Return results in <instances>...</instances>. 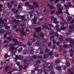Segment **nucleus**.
I'll use <instances>...</instances> for the list:
<instances>
[{
  "instance_id": "f257e3e1",
  "label": "nucleus",
  "mask_w": 74,
  "mask_h": 74,
  "mask_svg": "<svg viewBox=\"0 0 74 74\" xmlns=\"http://www.w3.org/2000/svg\"><path fill=\"white\" fill-rule=\"evenodd\" d=\"M69 42H70V44L69 46L67 44H65L63 45V47L64 48H72L73 46L74 45V40H69Z\"/></svg>"
},
{
  "instance_id": "f03ea898",
  "label": "nucleus",
  "mask_w": 74,
  "mask_h": 74,
  "mask_svg": "<svg viewBox=\"0 0 74 74\" xmlns=\"http://www.w3.org/2000/svg\"><path fill=\"white\" fill-rule=\"evenodd\" d=\"M63 9V8L62 7L58 8L57 9L58 11H56V14L57 15H59V14H62Z\"/></svg>"
},
{
  "instance_id": "7ed1b4c3",
  "label": "nucleus",
  "mask_w": 74,
  "mask_h": 74,
  "mask_svg": "<svg viewBox=\"0 0 74 74\" xmlns=\"http://www.w3.org/2000/svg\"><path fill=\"white\" fill-rule=\"evenodd\" d=\"M34 30L36 32L38 33L40 32H41V28L40 27H36L34 28Z\"/></svg>"
},
{
  "instance_id": "20e7f679",
  "label": "nucleus",
  "mask_w": 74,
  "mask_h": 74,
  "mask_svg": "<svg viewBox=\"0 0 74 74\" xmlns=\"http://www.w3.org/2000/svg\"><path fill=\"white\" fill-rule=\"evenodd\" d=\"M51 21H53V22L54 23H56V24H58V23H59V21H56L57 20V18L55 17H53L51 18Z\"/></svg>"
},
{
  "instance_id": "39448f33",
  "label": "nucleus",
  "mask_w": 74,
  "mask_h": 74,
  "mask_svg": "<svg viewBox=\"0 0 74 74\" xmlns=\"http://www.w3.org/2000/svg\"><path fill=\"white\" fill-rule=\"evenodd\" d=\"M16 59H17L19 60H23V57L22 56H16Z\"/></svg>"
},
{
  "instance_id": "423d86ee",
  "label": "nucleus",
  "mask_w": 74,
  "mask_h": 74,
  "mask_svg": "<svg viewBox=\"0 0 74 74\" xmlns=\"http://www.w3.org/2000/svg\"><path fill=\"white\" fill-rule=\"evenodd\" d=\"M43 27L44 29H46L47 30H52V29L51 28H49V27H48V26L47 25H44L43 26Z\"/></svg>"
},
{
  "instance_id": "0eeeda50",
  "label": "nucleus",
  "mask_w": 74,
  "mask_h": 74,
  "mask_svg": "<svg viewBox=\"0 0 74 74\" xmlns=\"http://www.w3.org/2000/svg\"><path fill=\"white\" fill-rule=\"evenodd\" d=\"M69 51L70 52H71L70 54V56H73L74 54V50L71 49L69 50Z\"/></svg>"
},
{
  "instance_id": "6e6552de",
  "label": "nucleus",
  "mask_w": 74,
  "mask_h": 74,
  "mask_svg": "<svg viewBox=\"0 0 74 74\" xmlns=\"http://www.w3.org/2000/svg\"><path fill=\"white\" fill-rule=\"evenodd\" d=\"M4 24V21L3 20V19H0V28L1 27L3 26V24Z\"/></svg>"
},
{
  "instance_id": "1a4fd4ad",
  "label": "nucleus",
  "mask_w": 74,
  "mask_h": 74,
  "mask_svg": "<svg viewBox=\"0 0 74 74\" xmlns=\"http://www.w3.org/2000/svg\"><path fill=\"white\" fill-rule=\"evenodd\" d=\"M29 65V64L26 63L24 66V67L23 68V70H26L27 68V66H28Z\"/></svg>"
},
{
  "instance_id": "9d476101",
  "label": "nucleus",
  "mask_w": 74,
  "mask_h": 74,
  "mask_svg": "<svg viewBox=\"0 0 74 74\" xmlns=\"http://www.w3.org/2000/svg\"><path fill=\"white\" fill-rule=\"evenodd\" d=\"M59 39L61 42H62L63 41V37L62 35H60Z\"/></svg>"
},
{
  "instance_id": "9b49d317",
  "label": "nucleus",
  "mask_w": 74,
  "mask_h": 74,
  "mask_svg": "<svg viewBox=\"0 0 74 74\" xmlns=\"http://www.w3.org/2000/svg\"><path fill=\"white\" fill-rule=\"evenodd\" d=\"M23 53L24 55H26V54H27V53H29V51H28V50H27V49H25L23 51Z\"/></svg>"
},
{
  "instance_id": "f8f14e48",
  "label": "nucleus",
  "mask_w": 74,
  "mask_h": 74,
  "mask_svg": "<svg viewBox=\"0 0 74 74\" xmlns=\"http://www.w3.org/2000/svg\"><path fill=\"white\" fill-rule=\"evenodd\" d=\"M47 6H48V7H49V8H50L51 10H53V9H54V8H53V7L51 5V4H50L49 3H48L47 4Z\"/></svg>"
},
{
  "instance_id": "ddd939ff",
  "label": "nucleus",
  "mask_w": 74,
  "mask_h": 74,
  "mask_svg": "<svg viewBox=\"0 0 74 74\" xmlns=\"http://www.w3.org/2000/svg\"><path fill=\"white\" fill-rule=\"evenodd\" d=\"M66 64L67 67H69V66H70V63L69 61H66Z\"/></svg>"
},
{
  "instance_id": "4468645a",
  "label": "nucleus",
  "mask_w": 74,
  "mask_h": 74,
  "mask_svg": "<svg viewBox=\"0 0 74 74\" xmlns=\"http://www.w3.org/2000/svg\"><path fill=\"white\" fill-rule=\"evenodd\" d=\"M32 42L29 41L27 42V45H28V46H32Z\"/></svg>"
},
{
  "instance_id": "2eb2a0df",
  "label": "nucleus",
  "mask_w": 74,
  "mask_h": 74,
  "mask_svg": "<svg viewBox=\"0 0 74 74\" xmlns=\"http://www.w3.org/2000/svg\"><path fill=\"white\" fill-rule=\"evenodd\" d=\"M29 10H33V9H34V7L32 5H31L29 6Z\"/></svg>"
},
{
  "instance_id": "dca6fc26",
  "label": "nucleus",
  "mask_w": 74,
  "mask_h": 74,
  "mask_svg": "<svg viewBox=\"0 0 74 74\" xmlns=\"http://www.w3.org/2000/svg\"><path fill=\"white\" fill-rule=\"evenodd\" d=\"M48 26H49L50 27H52V28H53L54 26H53V25H52L51 23H49L48 24Z\"/></svg>"
},
{
  "instance_id": "f3484780",
  "label": "nucleus",
  "mask_w": 74,
  "mask_h": 74,
  "mask_svg": "<svg viewBox=\"0 0 74 74\" xmlns=\"http://www.w3.org/2000/svg\"><path fill=\"white\" fill-rule=\"evenodd\" d=\"M10 51H14L15 50V47L13 46L10 47Z\"/></svg>"
},
{
  "instance_id": "a211bd4d",
  "label": "nucleus",
  "mask_w": 74,
  "mask_h": 74,
  "mask_svg": "<svg viewBox=\"0 0 74 74\" xmlns=\"http://www.w3.org/2000/svg\"><path fill=\"white\" fill-rule=\"evenodd\" d=\"M21 36H25V32L24 31H21Z\"/></svg>"
},
{
  "instance_id": "6ab92c4d",
  "label": "nucleus",
  "mask_w": 74,
  "mask_h": 74,
  "mask_svg": "<svg viewBox=\"0 0 74 74\" xmlns=\"http://www.w3.org/2000/svg\"><path fill=\"white\" fill-rule=\"evenodd\" d=\"M23 50V48L22 47L20 48L18 50V52H21Z\"/></svg>"
},
{
  "instance_id": "aec40b11",
  "label": "nucleus",
  "mask_w": 74,
  "mask_h": 74,
  "mask_svg": "<svg viewBox=\"0 0 74 74\" xmlns=\"http://www.w3.org/2000/svg\"><path fill=\"white\" fill-rule=\"evenodd\" d=\"M62 69V68H61V67L59 65H58V67H57V69H56V70H60Z\"/></svg>"
},
{
  "instance_id": "412c9836",
  "label": "nucleus",
  "mask_w": 74,
  "mask_h": 74,
  "mask_svg": "<svg viewBox=\"0 0 74 74\" xmlns=\"http://www.w3.org/2000/svg\"><path fill=\"white\" fill-rule=\"evenodd\" d=\"M54 35L56 37H58L59 36V35L58 34V33L57 32H56L55 33Z\"/></svg>"
},
{
  "instance_id": "4be33fe9",
  "label": "nucleus",
  "mask_w": 74,
  "mask_h": 74,
  "mask_svg": "<svg viewBox=\"0 0 74 74\" xmlns=\"http://www.w3.org/2000/svg\"><path fill=\"white\" fill-rule=\"evenodd\" d=\"M55 63L57 64L59 63H60V60L59 59H58L55 61Z\"/></svg>"
},
{
  "instance_id": "5701e85b",
  "label": "nucleus",
  "mask_w": 74,
  "mask_h": 74,
  "mask_svg": "<svg viewBox=\"0 0 74 74\" xmlns=\"http://www.w3.org/2000/svg\"><path fill=\"white\" fill-rule=\"evenodd\" d=\"M54 34V31H51V32H50L49 35L51 36V35H52V34Z\"/></svg>"
},
{
  "instance_id": "b1692460",
  "label": "nucleus",
  "mask_w": 74,
  "mask_h": 74,
  "mask_svg": "<svg viewBox=\"0 0 74 74\" xmlns=\"http://www.w3.org/2000/svg\"><path fill=\"white\" fill-rule=\"evenodd\" d=\"M6 39L7 40H9V41H11V40L12 39V38H11V37H8Z\"/></svg>"
},
{
  "instance_id": "393cba45",
  "label": "nucleus",
  "mask_w": 74,
  "mask_h": 74,
  "mask_svg": "<svg viewBox=\"0 0 74 74\" xmlns=\"http://www.w3.org/2000/svg\"><path fill=\"white\" fill-rule=\"evenodd\" d=\"M16 44V45H21L22 44V42H21L17 41Z\"/></svg>"
},
{
  "instance_id": "a878e982",
  "label": "nucleus",
  "mask_w": 74,
  "mask_h": 74,
  "mask_svg": "<svg viewBox=\"0 0 74 74\" xmlns=\"http://www.w3.org/2000/svg\"><path fill=\"white\" fill-rule=\"evenodd\" d=\"M12 41L13 42H15V44H16V43L18 41V40H17L16 39L14 38L12 39Z\"/></svg>"
},
{
  "instance_id": "bb28decb",
  "label": "nucleus",
  "mask_w": 74,
  "mask_h": 74,
  "mask_svg": "<svg viewBox=\"0 0 74 74\" xmlns=\"http://www.w3.org/2000/svg\"><path fill=\"white\" fill-rule=\"evenodd\" d=\"M16 45V43H14L12 44H11L9 45V47H12V46H15Z\"/></svg>"
},
{
  "instance_id": "cd10ccee",
  "label": "nucleus",
  "mask_w": 74,
  "mask_h": 74,
  "mask_svg": "<svg viewBox=\"0 0 74 74\" xmlns=\"http://www.w3.org/2000/svg\"><path fill=\"white\" fill-rule=\"evenodd\" d=\"M61 30H64L66 29V27L64 26H61Z\"/></svg>"
},
{
  "instance_id": "c85d7f7f",
  "label": "nucleus",
  "mask_w": 74,
  "mask_h": 74,
  "mask_svg": "<svg viewBox=\"0 0 74 74\" xmlns=\"http://www.w3.org/2000/svg\"><path fill=\"white\" fill-rule=\"evenodd\" d=\"M54 37H55V36H51L50 37V40H54Z\"/></svg>"
},
{
  "instance_id": "c756f323",
  "label": "nucleus",
  "mask_w": 74,
  "mask_h": 74,
  "mask_svg": "<svg viewBox=\"0 0 74 74\" xmlns=\"http://www.w3.org/2000/svg\"><path fill=\"white\" fill-rule=\"evenodd\" d=\"M23 67V66H22V65H20L19 66L18 68H19V69H20V70H19V71H21V70H22Z\"/></svg>"
},
{
  "instance_id": "7c9ffc66",
  "label": "nucleus",
  "mask_w": 74,
  "mask_h": 74,
  "mask_svg": "<svg viewBox=\"0 0 74 74\" xmlns=\"http://www.w3.org/2000/svg\"><path fill=\"white\" fill-rule=\"evenodd\" d=\"M9 56L8 55V53H5V58L6 59L8 57H9Z\"/></svg>"
},
{
  "instance_id": "2f4dec72",
  "label": "nucleus",
  "mask_w": 74,
  "mask_h": 74,
  "mask_svg": "<svg viewBox=\"0 0 74 74\" xmlns=\"http://www.w3.org/2000/svg\"><path fill=\"white\" fill-rule=\"evenodd\" d=\"M48 55H44L43 56L44 58H45L46 59L47 58H48Z\"/></svg>"
},
{
  "instance_id": "473e14b6",
  "label": "nucleus",
  "mask_w": 74,
  "mask_h": 74,
  "mask_svg": "<svg viewBox=\"0 0 74 74\" xmlns=\"http://www.w3.org/2000/svg\"><path fill=\"white\" fill-rule=\"evenodd\" d=\"M57 32H61V28H60L59 27L57 28Z\"/></svg>"
},
{
  "instance_id": "72a5a7b5",
  "label": "nucleus",
  "mask_w": 74,
  "mask_h": 74,
  "mask_svg": "<svg viewBox=\"0 0 74 74\" xmlns=\"http://www.w3.org/2000/svg\"><path fill=\"white\" fill-rule=\"evenodd\" d=\"M50 50L49 49L46 48L45 49V51L46 52H49Z\"/></svg>"
},
{
  "instance_id": "f704fd0d",
  "label": "nucleus",
  "mask_w": 74,
  "mask_h": 74,
  "mask_svg": "<svg viewBox=\"0 0 74 74\" xmlns=\"http://www.w3.org/2000/svg\"><path fill=\"white\" fill-rule=\"evenodd\" d=\"M53 54V51H50L49 53V56H52V55Z\"/></svg>"
},
{
  "instance_id": "c9c22d12",
  "label": "nucleus",
  "mask_w": 74,
  "mask_h": 74,
  "mask_svg": "<svg viewBox=\"0 0 74 74\" xmlns=\"http://www.w3.org/2000/svg\"><path fill=\"white\" fill-rule=\"evenodd\" d=\"M17 26H16V25H14L13 26V27H12V29L13 30H15V29H16V27H17Z\"/></svg>"
},
{
  "instance_id": "e433bc0d",
  "label": "nucleus",
  "mask_w": 74,
  "mask_h": 74,
  "mask_svg": "<svg viewBox=\"0 0 74 74\" xmlns=\"http://www.w3.org/2000/svg\"><path fill=\"white\" fill-rule=\"evenodd\" d=\"M36 44L37 46L38 47L40 45V42H37L36 43Z\"/></svg>"
},
{
  "instance_id": "4c0bfd02",
  "label": "nucleus",
  "mask_w": 74,
  "mask_h": 74,
  "mask_svg": "<svg viewBox=\"0 0 74 74\" xmlns=\"http://www.w3.org/2000/svg\"><path fill=\"white\" fill-rule=\"evenodd\" d=\"M33 53H34V51L33 50L30 51V54L31 55H33Z\"/></svg>"
},
{
  "instance_id": "58836bf2",
  "label": "nucleus",
  "mask_w": 74,
  "mask_h": 74,
  "mask_svg": "<svg viewBox=\"0 0 74 74\" xmlns=\"http://www.w3.org/2000/svg\"><path fill=\"white\" fill-rule=\"evenodd\" d=\"M33 4L34 5H37V4H38V2L35 1L33 3Z\"/></svg>"
},
{
  "instance_id": "ea45409f",
  "label": "nucleus",
  "mask_w": 74,
  "mask_h": 74,
  "mask_svg": "<svg viewBox=\"0 0 74 74\" xmlns=\"http://www.w3.org/2000/svg\"><path fill=\"white\" fill-rule=\"evenodd\" d=\"M56 6L57 7H62V5L61 4H57L56 5Z\"/></svg>"
},
{
  "instance_id": "a19ab883",
  "label": "nucleus",
  "mask_w": 74,
  "mask_h": 74,
  "mask_svg": "<svg viewBox=\"0 0 74 74\" xmlns=\"http://www.w3.org/2000/svg\"><path fill=\"white\" fill-rule=\"evenodd\" d=\"M32 58L34 59H37V56L35 55H34L32 56Z\"/></svg>"
},
{
  "instance_id": "79ce46f5",
  "label": "nucleus",
  "mask_w": 74,
  "mask_h": 74,
  "mask_svg": "<svg viewBox=\"0 0 74 74\" xmlns=\"http://www.w3.org/2000/svg\"><path fill=\"white\" fill-rule=\"evenodd\" d=\"M43 71L44 73H46L47 72V69L45 68L44 67L43 68Z\"/></svg>"
},
{
  "instance_id": "37998d69",
  "label": "nucleus",
  "mask_w": 74,
  "mask_h": 74,
  "mask_svg": "<svg viewBox=\"0 0 74 74\" xmlns=\"http://www.w3.org/2000/svg\"><path fill=\"white\" fill-rule=\"evenodd\" d=\"M66 65H64V66H62V69L63 70H66Z\"/></svg>"
},
{
  "instance_id": "c03bdc74",
  "label": "nucleus",
  "mask_w": 74,
  "mask_h": 74,
  "mask_svg": "<svg viewBox=\"0 0 74 74\" xmlns=\"http://www.w3.org/2000/svg\"><path fill=\"white\" fill-rule=\"evenodd\" d=\"M40 36L42 38H44V36L43 35V33H40Z\"/></svg>"
},
{
  "instance_id": "a18cd8bd",
  "label": "nucleus",
  "mask_w": 74,
  "mask_h": 74,
  "mask_svg": "<svg viewBox=\"0 0 74 74\" xmlns=\"http://www.w3.org/2000/svg\"><path fill=\"white\" fill-rule=\"evenodd\" d=\"M22 62L23 63H26V62H27V60L26 59H24V60H22Z\"/></svg>"
},
{
  "instance_id": "49530a36",
  "label": "nucleus",
  "mask_w": 74,
  "mask_h": 74,
  "mask_svg": "<svg viewBox=\"0 0 74 74\" xmlns=\"http://www.w3.org/2000/svg\"><path fill=\"white\" fill-rule=\"evenodd\" d=\"M7 33H6L4 34V35L3 36L4 38H6L7 36Z\"/></svg>"
},
{
  "instance_id": "de8ad7c7",
  "label": "nucleus",
  "mask_w": 74,
  "mask_h": 74,
  "mask_svg": "<svg viewBox=\"0 0 74 74\" xmlns=\"http://www.w3.org/2000/svg\"><path fill=\"white\" fill-rule=\"evenodd\" d=\"M31 40L33 42H36V40H35V39L34 38L31 39Z\"/></svg>"
},
{
  "instance_id": "09e8293b",
  "label": "nucleus",
  "mask_w": 74,
  "mask_h": 74,
  "mask_svg": "<svg viewBox=\"0 0 74 74\" xmlns=\"http://www.w3.org/2000/svg\"><path fill=\"white\" fill-rule=\"evenodd\" d=\"M73 26H74V24H73V26L72 25H70L69 26V29H73Z\"/></svg>"
},
{
  "instance_id": "8fccbe9b",
  "label": "nucleus",
  "mask_w": 74,
  "mask_h": 74,
  "mask_svg": "<svg viewBox=\"0 0 74 74\" xmlns=\"http://www.w3.org/2000/svg\"><path fill=\"white\" fill-rule=\"evenodd\" d=\"M5 28L6 29H10V27L8 26H6L5 27Z\"/></svg>"
},
{
  "instance_id": "3c124183",
  "label": "nucleus",
  "mask_w": 74,
  "mask_h": 74,
  "mask_svg": "<svg viewBox=\"0 0 74 74\" xmlns=\"http://www.w3.org/2000/svg\"><path fill=\"white\" fill-rule=\"evenodd\" d=\"M25 5L28 6V5H29V3L28 2H27L26 3H25Z\"/></svg>"
},
{
  "instance_id": "603ef678",
  "label": "nucleus",
  "mask_w": 74,
  "mask_h": 74,
  "mask_svg": "<svg viewBox=\"0 0 74 74\" xmlns=\"http://www.w3.org/2000/svg\"><path fill=\"white\" fill-rule=\"evenodd\" d=\"M0 32L1 33H4V29H1L0 30Z\"/></svg>"
},
{
  "instance_id": "864d4df0",
  "label": "nucleus",
  "mask_w": 74,
  "mask_h": 74,
  "mask_svg": "<svg viewBox=\"0 0 74 74\" xmlns=\"http://www.w3.org/2000/svg\"><path fill=\"white\" fill-rule=\"evenodd\" d=\"M69 40H70V39H69V38H65V41H66L67 42L68 41H69Z\"/></svg>"
},
{
  "instance_id": "5fc2aeb1",
  "label": "nucleus",
  "mask_w": 74,
  "mask_h": 74,
  "mask_svg": "<svg viewBox=\"0 0 74 74\" xmlns=\"http://www.w3.org/2000/svg\"><path fill=\"white\" fill-rule=\"evenodd\" d=\"M34 66L35 67L37 68L39 67V65H38L37 64H36L35 65H34Z\"/></svg>"
},
{
  "instance_id": "6e6d98bb",
  "label": "nucleus",
  "mask_w": 74,
  "mask_h": 74,
  "mask_svg": "<svg viewBox=\"0 0 74 74\" xmlns=\"http://www.w3.org/2000/svg\"><path fill=\"white\" fill-rule=\"evenodd\" d=\"M34 12V11L32 10L31 11H30L29 12V14H33Z\"/></svg>"
},
{
  "instance_id": "4d7b16f0",
  "label": "nucleus",
  "mask_w": 74,
  "mask_h": 74,
  "mask_svg": "<svg viewBox=\"0 0 74 74\" xmlns=\"http://www.w3.org/2000/svg\"><path fill=\"white\" fill-rule=\"evenodd\" d=\"M56 44L57 45H60V42L59 41H58L56 42Z\"/></svg>"
},
{
  "instance_id": "13d9d810",
  "label": "nucleus",
  "mask_w": 74,
  "mask_h": 74,
  "mask_svg": "<svg viewBox=\"0 0 74 74\" xmlns=\"http://www.w3.org/2000/svg\"><path fill=\"white\" fill-rule=\"evenodd\" d=\"M55 10H53L51 11V15H53V13H55Z\"/></svg>"
},
{
  "instance_id": "bf43d9fd",
  "label": "nucleus",
  "mask_w": 74,
  "mask_h": 74,
  "mask_svg": "<svg viewBox=\"0 0 74 74\" xmlns=\"http://www.w3.org/2000/svg\"><path fill=\"white\" fill-rule=\"evenodd\" d=\"M15 17L16 18H20V16L19 14H17L15 16Z\"/></svg>"
},
{
  "instance_id": "052dcab7",
  "label": "nucleus",
  "mask_w": 74,
  "mask_h": 74,
  "mask_svg": "<svg viewBox=\"0 0 74 74\" xmlns=\"http://www.w3.org/2000/svg\"><path fill=\"white\" fill-rule=\"evenodd\" d=\"M39 73H40V74H41L42 73V69H39Z\"/></svg>"
},
{
  "instance_id": "680f3d73",
  "label": "nucleus",
  "mask_w": 74,
  "mask_h": 74,
  "mask_svg": "<svg viewBox=\"0 0 74 74\" xmlns=\"http://www.w3.org/2000/svg\"><path fill=\"white\" fill-rule=\"evenodd\" d=\"M56 40H54L53 41V44H56Z\"/></svg>"
},
{
  "instance_id": "e2e57ef3",
  "label": "nucleus",
  "mask_w": 74,
  "mask_h": 74,
  "mask_svg": "<svg viewBox=\"0 0 74 74\" xmlns=\"http://www.w3.org/2000/svg\"><path fill=\"white\" fill-rule=\"evenodd\" d=\"M58 65H59L58 64H56L54 65V68H56V69L57 67H58Z\"/></svg>"
},
{
  "instance_id": "0e129e2a",
  "label": "nucleus",
  "mask_w": 74,
  "mask_h": 74,
  "mask_svg": "<svg viewBox=\"0 0 74 74\" xmlns=\"http://www.w3.org/2000/svg\"><path fill=\"white\" fill-rule=\"evenodd\" d=\"M33 47H30L29 48V50L30 51H32V50H33Z\"/></svg>"
},
{
  "instance_id": "69168bd1",
  "label": "nucleus",
  "mask_w": 74,
  "mask_h": 74,
  "mask_svg": "<svg viewBox=\"0 0 74 74\" xmlns=\"http://www.w3.org/2000/svg\"><path fill=\"white\" fill-rule=\"evenodd\" d=\"M32 57H29V58L28 59V60L30 61V60H32Z\"/></svg>"
},
{
  "instance_id": "338daca9",
  "label": "nucleus",
  "mask_w": 74,
  "mask_h": 74,
  "mask_svg": "<svg viewBox=\"0 0 74 74\" xmlns=\"http://www.w3.org/2000/svg\"><path fill=\"white\" fill-rule=\"evenodd\" d=\"M7 67H8L7 65L5 66V71H7V69H8Z\"/></svg>"
},
{
  "instance_id": "774afa93",
  "label": "nucleus",
  "mask_w": 74,
  "mask_h": 74,
  "mask_svg": "<svg viewBox=\"0 0 74 74\" xmlns=\"http://www.w3.org/2000/svg\"><path fill=\"white\" fill-rule=\"evenodd\" d=\"M60 0H56L54 2V3H58L59 2Z\"/></svg>"
}]
</instances>
